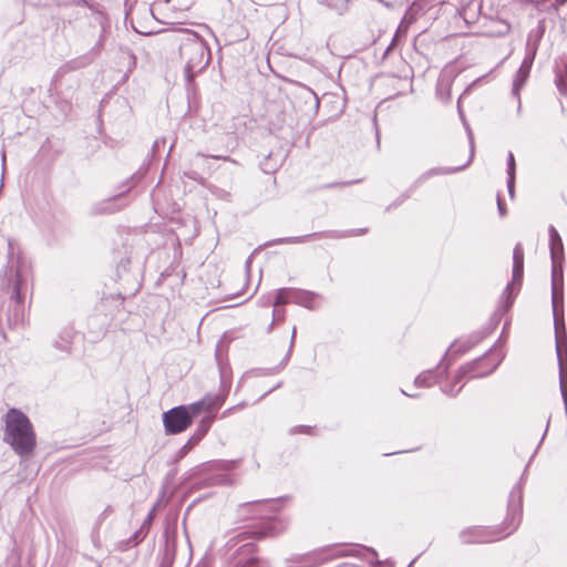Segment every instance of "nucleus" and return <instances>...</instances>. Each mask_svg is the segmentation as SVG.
<instances>
[{"label": "nucleus", "mask_w": 567, "mask_h": 567, "mask_svg": "<svg viewBox=\"0 0 567 567\" xmlns=\"http://www.w3.org/2000/svg\"><path fill=\"white\" fill-rule=\"evenodd\" d=\"M32 278V266L20 246L9 239L6 264L0 270V289L10 293L8 310L0 311V324L6 317L10 328L23 326L25 319L24 296Z\"/></svg>", "instance_id": "obj_1"}, {"label": "nucleus", "mask_w": 567, "mask_h": 567, "mask_svg": "<svg viewBox=\"0 0 567 567\" xmlns=\"http://www.w3.org/2000/svg\"><path fill=\"white\" fill-rule=\"evenodd\" d=\"M524 475L520 481H523ZM523 513V487L522 482L517 483L511 491L507 503V516L503 527L491 528L473 526L460 532L462 544H483L502 539L511 535L520 524Z\"/></svg>", "instance_id": "obj_2"}, {"label": "nucleus", "mask_w": 567, "mask_h": 567, "mask_svg": "<svg viewBox=\"0 0 567 567\" xmlns=\"http://www.w3.org/2000/svg\"><path fill=\"white\" fill-rule=\"evenodd\" d=\"M2 441L21 458L29 460L37 447L33 425L21 410L11 408L2 416Z\"/></svg>", "instance_id": "obj_3"}, {"label": "nucleus", "mask_w": 567, "mask_h": 567, "mask_svg": "<svg viewBox=\"0 0 567 567\" xmlns=\"http://www.w3.org/2000/svg\"><path fill=\"white\" fill-rule=\"evenodd\" d=\"M179 56L185 61L184 76L189 90L194 86L195 78L210 62L212 53L207 42L196 32L186 30L179 41Z\"/></svg>", "instance_id": "obj_4"}, {"label": "nucleus", "mask_w": 567, "mask_h": 567, "mask_svg": "<svg viewBox=\"0 0 567 567\" xmlns=\"http://www.w3.org/2000/svg\"><path fill=\"white\" fill-rule=\"evenodd\" d=\"M551 307L559 370V388L567 416V332L564 319V288H551Z\"/></svg>", "instance_id": "obj_5"}, {"label": "nucleus", "mask_w": 567, "mask_h": 567, "mask_svg": "<svg viewBox=\"0 0 567 567\" xmlns=\"http://www.w3.org/2000/svg\"><path fill=\"white\" fill-rule=\"evenodd\" d=\"M368 233V228H355V229H348V230H324V231H318L312 234H307L302 236H295V237H284L278 238L268 245H275V244H303L311 239H342L348 237H357L361 236Z\"/></svg>", "instance_id": "obj_6"}, {"label": "nucleus", "mask_w": 567, "mask_h": 567, "mask_svg": "<svg viewBox=\"0 0 567 567\" xmlns=\"http://www.w3.org/2000/svg\"><path fill=\"white\" fill-rule=\"evenodd\" d=\"M286 528V525L277 517H270L268 520H265L260 524V526H255L249 528L248 530L240 532L236 536H234L230 542L234 545L240 544L246 539H261L265 537H275L282 533Z\"/></svg>", "instance_id": "obj_7"}, {"label": "nucleus", "mask_w": 567, "mask_h": 567, "mask_svg": "<svg viewBox=\"0 0 567 567\" xmlns=\"http://www.w3.org/2000/svg\"><path fill=\"white\" fill-rule=\"evenodd\" d=\"M166 434H178L192 424V414L185 405L175 406L163 413Z\"/></svg>", "instance_id": "obj_8"}, {"label": "nucleus", "mask_w": 567, "mask_h": 567, "mask_svg": "<svg viewBox=\"0 0 567 567\" xmlns=\"http://www.w3.org/2000/svg\"><path fill=\"white\" fill-rule=\"evenodd\" d=\"M524 274V251L519 244H517L513 251V279L512 282L508 284L501 297V302L503 303L504 311L508 310L515 299V296L511 291L512 286L515 284L520 285Z\"/></svg>", "instance_id": "obj_9"}, {"label": "nucleus", "mask_w": 567, "mask_h": 567, "mask_svg": "<svg viewBox=\"0 0 567 567\" xmlns=\"http://www.w3.org/2000/svg\"><path fill=\"white\" fill-rule=\"evenodd\" d=\"M218 368L220 377L219 392L215 394L208 393L203 398L206 411L219 409L224 404L230 391L231 372L229 367L218 362Z\"/></svg>", "instance_id": "obj_10"}, {"label": "nucleus", "mask_w": 567, "mask_h": 567, "mask_svg": "<svg viewBox=\"0 0 567 567\" xmlns=\"http://www.w3.org/2000/svg\"><path fill=\"white\" fill-rule=\"evenodd\" d=\"M326 551H332L329 558L347 557L346 549L339 548L338 545H331L321 548L319 551L309 553L288 560L287 567H313L320 565L327 559L321 557V554Z\"/></svg>", "instance_id": "obj_11"}, {"label": "nucleus", "mask_w": 567, "mask_h": 567, "mask_svg": "<svg viewBox=\"0 0 567 567\" xmlns=\"http://www.w3.org/2000/svg\"><path fill=\"white\" fill-rule=\"evenodd\" d=\"M446 357L447 352L434 369H430L420 373L415 378L414 384L419 388H430L445 378L447 375L449 368L452 364V362L449 361Z\"/></svg>", "instance_id": "obj_12"}, {"label": "nucleus", "mask_w": 567, "mask_h": 567, "mask_svg": "<svg viewBox=\"0 0 567 567\" xmlns=\"http://www.w3.org/2000/svg\"><path fill=\"white\" fill-rule=\"evenodd\" d=\"M466 130H467V133H468L470 145H471V152H470V157H468L467 162L464 165L458 166V167H433V168H430V169L425 171L424 173H422L414 181V183H413L414 186L419 187L425 181H427L429 178L434 177V176L449 175V174H453V173L460 172V171L464 169L465 167H467L470 165V163L472 162V159L474 157V141H473V136H472V133H471V130H470L468 126H466Z\"/></svg>", "instance_id": "obj_13"}, {"label": "nucleus", "mask_w": 567, "mask_h": 567, "mask_svg": "<svg viewBox=\"0 0 567 567\" xmlns=\"http://www.w3.org/2000/svg\"><path fill=\"white\" fill-rule=\"evenodd\" d=\"M133 178H134V176H132L131 179L124 184L126 186L125 190H122L118 194H116L110 198H106L104 200H101V202L94 204L91 208V213L93 215L112 214V213L120 210L123 206H125L126 205L125 203H123L122 205H117V203L120 200H122L124 194L133 187V184L131 183V181H133Z\"/></svg>", "instance_id": "obj_14"}, {"label": "nucleus", "mask_w": 567, "mask_h": 567, "mask_svg": "<svg viewBox=\"0 0 567 567\" xmlns=\"http://www.w3.org/2000/svg\"><path fill=\"white\" fill-rule=\"evenodd\" d=\"M213 422H214V416H205L200 420L194 434L179 449V451L176 455V460H182L183 457H185L189 453V451L202 441V439L209 431Z\"/></svg>", "instance_id": "obj_15"}, {"label": "nucleus", "mask_w": 567, "mask_h": 567, "mask_svg": "<svg viewBox=\"0 0 567 567\" xmlns=\"http://www.w3.org/2000/svg\"><path fill=\"white\" fill-rule=\"evenodd\" d=\"M485 355L483 358H478L476 360H473L464 365H462L457 373L455 374V383L462 381L463 378L470 375L472 378H484L486 375H489L494 370L497 368L498 363L493 364L491 368H488L485 371H480L478 367L484 362Z\"/></svg>", "instance_id": "obj_16"}, {"label": "nucleus", "mask_w": 567, "mask_h": 567, "mask_svg": "<svg viewBox=\"0 0 567 567\" xmlns=\"http://www.w3.org/2000/svg\"><path fill=\"white\" fill-rule=\"evenodd\" d=\"M176 525L167 526L164 532L163 565H171L176 554Z\"/></svg>", "instance_id": "obj_17"}, {"label": "nucleus", "mask_w": 567, "mask_h": 567, "mask_svg": "<svg viewBox=\"0 0 567 567\" xmlns=\"http://www.w3.org/2000/svg\"><path fill=\"white\" fill-rule=\"evenodd\" d=\"M75 338H78V333L74 331V329L65 327L53 340V348L61 354H70L72 352V346Z\"/></svg>", "instance_id": "obj_18"}, {"label": "nucleus", "mask_w": 567, "mask_h": 567, "mask_svg": "<svg viewBox=\"0 0 567 567\" xmlns=\"http://www.w3.org/2000/svg\"><path fill=\"white\" fill-rule=\"evenodd\" d=\"M545 33V25L540 21L536 29L530 30L527 34V41L525 47V53L536 56L540 41Z\"/></svg>", "instance_id": "obj_19"}, {"label": "nucleus", "mask_w": 567, "mask_h": 567, "mask_svg": "<svg viewBox=\"0 0 567 567\" xmlns=\"http://www.w3.org/2000/svg\"><path fill=\"white\" fill-rule=\"evenodd\" d=\"M289 293H290L291 302H293L298 306L308 308V309L313 308L312 302H313L315 298L318 297V295L312 291L295 289V288H289Z\"/></svg>", "instance_id": "obj_20"}, {"label": "nucleus", "mask_w": 567, "mask_h": 567, "mask_svg": "<svg viewBox=\"0 0 567 567\" xmlns=\"http://www.w3.org/2000/svg\"><path fill=\"white\" fill-rule=\"evenodd\" d=\"M549 249L551 260H564L563 240L554 226H549Z\"/></svg>", "instance_id": "obj_21"}, {"label": "nucleus", "mask_w": 567, "mask_h": 567, "mask_svg": "<svg viewBox=\"0 0 567 567\" xmlns=\"http://www.w3.org/2000/svg\"><path fill=\"white\" fill-rule=\"evenodd\" d=\"M528 78H529V74L517 70V72L514 76V80H513L512 96L517 102V113L518 114H520V112H522L520 91L524 87Z\"/></svg>", "instance_id": "obj_22"}, {"label": "nucleus", "mask_w": 567, "mask_h": 567, "mask_svg": "<svg viewBox=\"0 0 567 567\" xmlns=\"http://www.w3.org/2000/svg\"><path fill=\"white\" fill-rule=\"evenodd\" d=\"M551 288H564L561 260H551Z\"/></svg>", "instance_id": "obj_23"}, {"label": "nucleus", "mask_w": 567, "mask_h": 567, "mask_svg": "<svg viewBox=\"0 0 567 567\" xmlns=\"http://www.w3.org/2000/svg\"><path fill=\"white\" fill-rule=\"evenodd\" d=\"M363 553H369L374 558L378 557V553L373 547H368V546H363V545H352L351 549H346L347 557L364 558Z\"/></svg>", "instance_id": "obj_24"}, {"label": "nucleus", "mask_w": 567, "mask_h": 567, "mask_svg": "<svg viewBox=\"0 0 567 567\" xmlns=\"http://www.w3.org/2000/svg\"><path fill=\"white\" fill-rule=\"evenodd\" d=\"M416 188L417 187L412 184L404 193H402L396 199H394L390 205L385 207V212H391L392 209L401 206L406 199L411 197Z\"/></svg>", "instance_id": "obj_25"}, {"label": "nucleus", "mask_w": 567, "mask_h": 567, "mask_svg": "<svg viewBox=\"0 0 567 567\" xmlns=\"http://www.w3.org/2000/svg\"><path fill=\"white\" fill-rule=\"evenodd\" d=\"M291 302L290 300V293L289 288H280L277 290L276 298H275V306L286 305Z\"/></svg>", "instance_id": "obj_26"}, {"label": "nucleus", "mask_w": 567, "mask_h": 567, "mask_svg": "<svg viewBox=\"0 0 567 567\" xmlns=\"http://www.w3.org/2000/svg\"><path fill=\"white\" fill-rule=\"evenodd\" d=\"M148 529L145 526H141L128 539V543L133 546L140 544L147 535Z\"/></svg>", "instance_id": "obj_27"}, {"label": "nucleus", "mask_w": 567, "mask_h": 567, "mask_svg": "<svg viewBox=\"0 0 567 567\" xmlns=\"http://www.w3.org/2000/svg\"><path fill=\"white\" fill-rule=\"evenodd\" d=\"M185 406L188 408V412L192 414V420L196 417L202 411H206L203 399Z\"/></svg>", "instance_id": "obj_28"}, {"label": "nucleus", "mask_w": 567, "mask_h": 567, "mask_svg": "<svg viewBox=\"0 0 567 567\" xmlns=\"http://www.w3.org/2000/svg\"><path fill=\"white\" fill-rule=\"evenodd\" d=\"M536 56L529 55L525 53V56L523 59V62L518 69V71L530 74V70L534 63Z\"/></svg>", "instance_id": "obj_29"}, {"label": "nucleus", "mask_w": 567, "mask_h": 567, "mask_svg": "<svg viewBox=\"0 0 567 567\" xmlns=\"http://www.w3.org/2000/svg\"><path fill=\"white\" fill-rule=\"evenodd\" d=\"M515 171H516V164H515V158H514V154L512 152H508V155H507V175H515Z\"/></svg>", "instance_id": "obj_30"}, {"label": "nucleus", "mask_w": 567, "mask_h": 567, "mask_svg": "<svg viewBox=\"0 0 567 567\" xmlns=\"http://www.w3.org/2000/svg\"><path fill=\"white\" fill-rule=\"evenodd\" d=\"M258 559L256 557H250L246 560L237 561L235 567H258Z\"/></svg>", "instance_id": "obj_31"}, {"label": "nucleus", "mask_w": 567, "mask_h": 567, "mask_svg": "<svg viewBox=\"0 0 567 567\" xmlns=\"http://www.w3.org/2000/svg\"><path fill=\"white\" fill-rule=\"evenodd\" d=\"M480 338H476L474 341L472 342H468V343H461L457 346V348L455 349V352H458V353H464L466 352L467 350H470L476 342H478Z\"/></svg>", "instance_id": "obj_32"}, {"label": "nucleus", "mask_w": 567, "mask_h": 567, "mask_svg": "<svg viewBox=\"0 0 567 567\" xmlns=\"http://www.w3.org/2000/svg\"><path fill=\"white\" fill-rule=\"evenodd\" d=\"M507 190L511 197H514L515 192V175H507Z\"/></svg>", "instance_id": "obj_33"}, {"label": "nucleus", "mask_w": 567, "mask_h": 567, "mask_svg": "<svg viewBox=\"0 0 567 567\" xmlns=\"http://www.w3.org/2000/svg\"><path fill=\"white\" fill-rule=\"evenodd\" d=\"M462 388L463 385L455 390L454 386H443L442 392L450 396H456L461 392Z\"/></svg>", "instance_id": "obj_34"}, {"label": "nucleus", "mask_w": 567, "mask_h": 567, "mask_svg": "<svg viewBox=\"0 0 567 567\" xmlns=\"http://www.w3.org/2000/svg\"><path fill=\"white\" fill-rule=\"evenodd\" d=\"M310 431H311V427L308 425H298V426L292 427L290 430V433L291 434H296V433L309 434Z\"/></svg>", "instance_id": "obj_35"}, {"label": "nucleus", "mask_w": 567, "mask_h": 567, "mask_svg": "<svg viewBox=\"0 0 567 567\" xmlns=\"http://www.w3.org/2000/svg\"><path fill=\"white\" fill-rule=\"evenodd\" d=\"M295 337H296V328L292 329V334H291V340H290V347H289V351L288 353L286 354L284 361L281 362L280 364V368H284L287 363V361L289 360V357H290V352H291V349H292V346H293V341H295Z\"/></svg>", "instance_id": "obj_36"}, {"label": "nucleus", "mask_w": 567, "mask_h": 567, "mask_svg": "<svg viewBox=\"0 0 567 567\" xmlns=\"http://www.w3.org/2000/svg\"><path fill=\"white\" fill-rule=\"evenodd\" d=\"M306 93L312 100L315 107L318 109L320 105V101H319V97L317 96V94L310 89H306Z\"/></svg>", "instance_id": "obj_37"}, {"label": "nucleus", "mask_w": 567, "mask_h": 567, "mask_svg": "<svg viewBox=\"0 0 567 567\" xmlns=\"http://www.w3.org/2000/svg\"><path fill=\"white\" fill-rule=\"evenodd\" d=\"M154 513H155V506L151 509V512L148 513V515L146 516V518L144 519L142 526H145L146 529H150V526H151V523L154 518Z\"/></svg>", "instance_id": "obj_38"}, {"label": "nucleus", "mask_w": 567, "mask_h": 567, "mask_svg": "<svg viewBox=\"0 0 567 567\" xmlns=\"http://www.w3.org/2000/svg\"><path fill=\"white\" fill-rule=\"evenodd\" d=\"M497 209L502 217L506 215L505 204L499 196L497 197Z\"/></svg>", "instance_id": "obj_39"}, {"label": "nucleus", "mask_w": 567, "mask_h": 567, "mask_svg": "<svg viewBox=\"0 0 567 567\" xmlns=\"http://www.w3.org/2000/svg\"><path fill=\"white\" fill-rule=\"evenodd\" d=\"M557 87L561 94H567V83L563 79L558 80Z\"/></svg>", "instance_id": "obj_40"}, {"label": "nucleus", "mask_w": 567, "mask_h": 567, "mask_svg": "<svg viewBox=\"0 0 567 567\" xmlns=\"http://www.w3.org/2000/svg\"><path fill=\"white\" fill-rule=\"evenodd\" d=\"M406 31V27H402V24H400V27L398 28L396 32H395V35L392 40V43L390 44V47L388 48L386 52L391 49V47L393 45V43L398 40L399 35L401 32H405Z\"/></svg>", "instance_id": "obj_41"}, {"label": "nucleus", "mask_w": 567, "mask_h": 567, "mask_svg": "<svg viewBox=\"0 0 567 567\" xmlns=\"http://www.w3.org/2000/svg\"><path fill=\"white\" fill-rule=\"evenodd\" d=\"M71 63H72V64H74V65L72 66L73 69H75V68H81V66H85V65H87L89 63H91V59L83 58V61H81V62L72 61Z\"/></svg>", "instance_id": "obj_42"}, {"label": "nucleus", "mask_w": 567, "mask_h": 567, "mask_svg": "<svg viewBox=\"0 0 567 567\" xmlns=\"http://www.w3.org/2000/svg\"><path fill=\"white\" fill-rule=\"evenodd\" d=\"M254 504L255 505H260V506H264V507H267V508H272L276 505V503L269 502V501H259V502H255Z\"/></svg>", "instance_id": "obj_43"}, {"label": "nucleus", "mask_w": 567, "mask_h": 567, "mask_svg": "<svg viewBox=\"0 0 567 567\" xmlns=\"http://www.w3.org/2000/svg\"><path fill=\"white\" fill-rule=\"evenodd\" d=\"M241 548L245 549L246 553H252L256 550V545L252 543H247L241 546Z\"/></svg>", "instance_id": "obj_44"}, {"label": "nucleus", "mask_w": 567, "mask_h": 567, "mask_svg": "<svg viewBox=\"0 0 567 567\" xmlns=\"http://www.w3.org/2000/svg\"><path fill=\"white\" fill-rule=\"evenodd\" d=\"M272 315H274V319L282 320L284 316H285V311L274 309Z\"/></svg>", "instance_id": "obj_45"}, {"label": "nucleus", "mask_w": 567, "mask_h": 567, "mask_svg": "<svg viewBox=\"0 0 567 567\" xmlns=\"http://www.w3.org/2000/svg\"><path fill=\"white\" fill-rule=\"evenodd\" d=\"M566 2L567 0H555L553 6L555 7V9H558L559 7H563Z\"/></svg>", "instance_id": "obj_46"}, {"label": "nucleus", "mask_w": 567, "mask_h": 567, "mask_svg": "<svg viewBox=\"0 0 567 567\" xmlns=\"http://www.w3.org/2000/svg\"><path fill=\"white\" fill-rule=\"evenodd\" d=\"M369 564L374 567H381L383 565V561L374 559V560H369Z\"/></svg>", "instance_id": "obj_47"}, {"label": "nucleus", "mask_w": 567, "mask_h": 567, "mask_svg": "<svg viewBox=\"0 0 567 567\" xmlns=\"http://www.w3.org/2000/svg\"><path fill=\"white\" fill-rule=\"evenodd\" d=\"M262 169L265 172H267V173H270V172H272L275 169V167L268 166V163L266 162V163L262 164Z\"/></svg>", "instance_id": "obj_48"}, {"label": "nucleus", "mask_w": 567, "mask_h": 567, "mask_svg": "<svg viewBox=\"0 0 567 567\" xmlns=\"http://www.w3.org/2000/svg\"><path fill=\"white\" fill-rule=\"evenodd\" d=\"M236 409V406H233V408H229L227 410H225L221 414V417H226L228 415H230V413Z\"/></svg>", "instance_id": "obj_49"}, {"label": "nucleus", "mask_w": 567, "mask_h": 567, "mask_svg": "<svg viewBox=\"0 0 567 567\" xmlns=\"http://www.w3.org/2000/svg\"><path fill=\"white\" fill-rule=\"evenodd\" d=\"M280 386H281V383L279 382L276 386H274V388H272V389H270L268 392H266V393L262 395V398H264L265 395H267L268 393H270L271 391H274L275 389H278V388H280Z\"/></svg>", "instance_id": "obj_50"}, {"label": "nucleus", "mask_w": 567, "mask_h": 567, "mask_svg": "<svg viewBox=\"0 0 567 567\" xmlns=\"http://www.w3.org/2000/svg\"><path fill=\"white\" fill-rule=\"evenodd\" d=\"M401 392L406 395V396H410V398H417L419 394H410V393H406L404 390H401Z\"/></svg>", "instance_id": "obj_51"}, {"label": "nucleus", "mask_w": 567, "mask_h": 567, "mask_svg": "<svg viewBox=\"0 0 567 567\" xmlns=\"http://www.w3.org/2000/svg\"><path fill=\"white\" fill-rule=\"evenodd\" d=\"M272 327H274V321H271V323L268 326V332H270L272 330Z\"/></svg>", "instance_id": "obj_52"}, {"label": "nucleus", "mask_w": 567, "mask_h": 567, "mask_svg": "<svg viewBox=\"0 0 567 567\" xmlns=\"http://www.w3.org/2000/svg\"><path fill=\"white\" fill-rule=\"evenodd\" d=\"M213 158L220 159V158H221V156H213ZM223 159H227V157H223Z\"/></svg>", "instance_id": "obj_53"}, {"label": "nucleus", "mask_w": 567, "mask_h": 567, "mask_svg": "<svg viewBox=\"0 0 567 567\" xmlns=\"http://www.w3.org/2000/svg\"><path fill=\"white\" fill-rule=\"evenodd\" d=\"M250 261H251L250 258H248L247 261H246V266L247 267L250 265Z\"/></svg>", "instance_id": "obj_54"}, {"label": "nucleus", "mask_w": 567, "mask_h": 567, "mask_svg": "<svg viewBox=\"0 0 567 567\" xmlns=\"http://www.w3.org/2000/svg\"><path fill=\"white\" fill-rule=\"evenodd\" d=\"M415 559H413L408 567H412V565L414 564Z\"/></svg>", "instance_id": "obj_55"}, {"label": "nucleus", "mask_w": 567, "mask_h": 567, "mask_svg": "<svg viewBox=\"0 0 567 567\" xmlns=\"http://www.w3.org/2000/svg\"><path fill=\"white\" fill-rule=\"evenodd\" d=\"M545 432H547V430ZM545 436H546V433H543L542 441L544 440Z\"/></svg>", "instance_id": "obj_56"}]
</instances>
